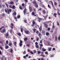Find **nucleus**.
<instances>
[{
    "mask_svg": "<svg viewBox=\"0 0 60 60\" xmlns=\"http://www.w3.org/2000/svg\"><path fill=\"white\" fill-rule=\"evenodd\" d=\"M24 32L25 34H28L29 33V30H25L24 31Z\"/></svg>",
    "mask_w": 60,
    "mask_h": 60,
    "instance_id": "f257e3e1",
    "label": "nucleus"
},
{
    "mask_svg": "<svg viewBox=\"0 0 60 60\" xmlns=\"http://www.w3.org/2000/svg\"><path fill=\"white\" fill-rule=\"evenodd\" d=\"M8 46H9L11 47H12V45H13L12 44V43L10 42L8 44Z\"/></svg>",
    "mask_w": 60,
    "mask_h": 60,
    "instance_id": "f03ea898",
    "label": "nucleus"
},
{
    "mask_svg": "<svg viewBox=\"0 0 60 60\" xmlns=\"http://www.w3.org/2000/svg\"><path fill=\"white\" fill-rule=\"evenodd\" d=\"M38 20L39 22H40L42 20V19L38 17Z\"/></svg>",
    "mask_w": 60,
    "mask_h": 60,
    "instance_id": "7ed1b4c3",
    "label": "nucleus"
},
{
    "mask_svg": "<svg viewBox=\"0 0 60 60\" xmlns=\"http://www.w3.org/2000/svg\"><path fill=\"white\" fill-rule=\"evenodd\" d=\"M44 26L46 28H47L48 27V25L46 24H44Z\"/></svg>",
    "mask_w": 60,
    "mask_h": 60,
    "instance_id": "20e7f679",
    "label": "nucleus"
},
{
    "mask_svg": "<svg viewBox=\"0 0 60 60\" xmlns=\"http://www.w3.org/2000/svg\"><path fill=\"white\" fill-rule=\"evenodd\" d=\"M43 16V17H44L45 20H47V18L48 17V16L46 15L45 16Z\"/></svg>",
    "mask_w": 60,
    "mask_h": 60,
    "instance_id": "39448f33",
    "label": "nucleus"
},
{
    "mask_svg": "<svg viewBox=\"0 0 60 60\" xmlns=\"http://www.w3.org/2000/svg\"><path fill=\"white\" fill-rule=\"evenodd\" d=\"M6 31V30L5 29H4L3 30L1 31V32L2 33H4Z\"/></svg>",
    "mask_w": 60,
    "mask_h": 60,
    "instance_id": "423d86ee",
    "label": "nucleus"
},
{
    "mask_svg": "<svg viewBox=\"0 0 60 60\" xmlns=\"http://www.w3.org/2000/svg\"><path fill=\"white\" fill-rule=\"evenodd\" d=\"M27 11V9L26 8L24 9V10L23 11V13L24 14L26 15V11Z\"/></svg>",
    "mask_w": 60,
    "mask_h": 60,
    "instance_id": "0eeeda50",
    "label": "nucleus"
},
{
    "mask_svg": "<svg viewBox=\"0 0 60 60\" xmlns=\"http://www.w3.org/2000/svg\"><path fill=\"white\" fill-rule=\"evenodd\" d=\"M11 25L10 26L11 28H12V29H13V26H14V25L13 24V23H11Z\"/></svg>",
    "mask_w": 60,
    "mask_h": 60,
    "instance_id": "6e6552de",
    "label": "nucleus"
},
{
    "mask_svg": "<svg viewBox=\"0 0 60 60\" xmlns=\"http://www.w3.org/2000/svg\"><path fill=\"white\" fill-rule=\"evenodd\" d=\"M16 12L15 11L14 12V13L12 14L13 16H16Z\"/></svg>",
    "mask_w": 60,
    "mask_h": 60,
    "instance_id": "1a4fd4ad",
    "label": "nucleus"
},
{
    "mask_svg": "<svg viewBox=\"0 0 60 60\" xmlns=\"http://www.w3.org/2000/svg\"><path fill=\"white\" fill-rule=\"evenodd\" d=\"M33 4H37V3H36V2L35 0H34L33 1Z\"/></svg>",
    "mask_w": 60,
    "mask_h": 60,
    "instance_id": "9d476101",
    "label": "nucleus"
},
{
    "mask_svg": "<svg viewBox=\"0 0 60 60\" xmlns=\"http://www.w3.org/2000/svg\"><path fill=\"white\" fill-rule=\"evenodd\" d=\"M9 33L8 32L6 33V34L5 35L6 36H7V37H8V36H9Z\"/></svg>",
    "mask_w": 60,
    "mask_h": 60,
    "instance_id": "9b49d317",
    "label": "nucleus"
},
{
    "mask_svg": "<svg viewBox=\"0 0 60 60\" xmlns=\"http://www.w3.org/2000/svg\"><path fill=\"white\" fill-rule=\"evenodd\" d=\"M10 4H11L13 5V4H14V2L13 1H11L10 2Z\"/></svg>",
    "mask_w": 60,
    "mask_h": 60,
    "instance_id": "f8f14e48",
    "label": "nucleus"
},
{
    "mask_svg": "<svg viewBox=\"0 0 60 60\" xmlns=\"http://www.w3.org/2000/svg\"><path fill=\"white\" fill-rule=\"evenodd\" d=\"M16 8V7H15V6L14 5H13V7L12 8V9H15V8Z\"/></svg>",
    "mask_w": 60,
    "mask_h": 60,
    "instance_id": "ddd939ff",
    "label": "nucleus"
},
{
    "mask_svg": "<svg viewBox=\"0 0 60 60\" xmlns=\"http://www.w3.org/2000/svg\"><path fill=\"white\" fill-rule=\"evenodd\" d=\"M24 41H27V38L26 37L24 38Z\"/></svg>",
    "mask_w": 60,
    "mask_h": 60,
    "instance_id": "4468645a",
    "label": "nucleus"
},
{
    "mask_svg": "<svg viewBox=\"0 0 60 60\" xmlns=\"http://www.w3.org/2000/svg\"><path fill=\"white\" fill-rule=\"evenodd\" d=\"M35 6L36 8H38V5L37 3L36 4H35Z\"/></svg>",
    "mask_w": 60,
    "mask_h": 60,
    "instance_id": "2eb2a0df",
    "label": "nucleus"
},
{
    "mask_svg": "<svg viewBox=\"0 0 60 60\" xmlns=\"http://www.w3.org/2000/svg\"><path fill=\"white\" fill-rule=\"evenodd\" d=\"M41 28V26H40L39 27V30L40 31V32L42 30V29Z\"/></svg>",
    "mask_w": 60,
    "mask_h": 60,
    "instance_id": "dca6fc26",
    "label": "nucleus"
},
{
    "mask_svg": "<svg viewBox=\"0 0 60 60\" xmlns=\"http://www.w3.org/2000/svg\"><path fill=\"white\" fill-rule=\"evenodd\" d=\"M55 28V26H54V24L53 23V26H52V29H54Z\"/></svg>",
    "mask_w": 60,
    "mask_h": 60,
    "instance_id": "f3484780",
    "label": "nucleus"
},
{
    "mask_svg": "<svg viewBox=\"0 0 60 60\" xmlns=\"http://www.w3.org/2000/svg\"><path fill=\"white\" fill-rule=\"evenodd\" d=\"M45 31H44L43 30L42 31V34H44V35L45 34Z\"/></svg>",
    "mask_w": 60,
    "mask_h": 60,
    "instance_id": "a211bd4d",
    "label": "nucleus"
},
{
    "mask_svg": "<svg viewBox=\"0 0 60 60\" xmlns=\"http://www.w3.org/2000/svg\"><path fill=\"white\" fill-rule=\"evenodd\" d=\"M56 13H55L54 14V15H53V16L55 17V18H56Z\"/></svg>",
    "mask_w": 60,
    "mask_h": 60,
    "instance_id": "6ab92c4d",
    "label": "nucleus"
},
{
    "mask_svg": "<svg viewBox=\"0 0 60 60\" xmlns=\"http://www.w3.org/2000/svg\"><path fill=\"white\" fill-rule=\"evenodd\" d=\"M17 34L18 35H19V36H21V34L19 33H18Z\"/></svg>",
    "mask_w": 60,
    "mask_h": 60,
    "instance_id": "aec40b11",
    "label": "nucleus"
},
{
    "mask_svg": "<svg viewBox=\"0 0 60 60\" xmlns=\"http://www.w3.org/2000/svg\"><path fill=\"white\" fill-rule=\"evenodd\" d=\"M52 48L51 47H50V48H49L48 49L49 50V51H51V48Z\"/></svg>",
    "mask_w": 60,
    "mask_h": 60,
    "instance_id": "412c9836",
    "label": "nucleus"
},
{
    "mask_svg": "<svg viewBox=\"0 0 60 60\" xmlns=\"http://www.w3.org/2000/svg\"><path fill=\"white\" fill-rule=\"evenodd\" d=\"M42 51H43L44 52V51H46V50L45 49H44V48H42Z\"/></svg>",
    "mask_w": 60,
    "mask_h": 60,
    "instance_id": "4be33fe9",
    "label": "nucleus"
},
{
    "mask_svg": "<svg viewBox=\"0 0 60 60\" xmlns=\"http://www.w3.org/2000/svg\"><path fill=\"white\" fill-rule=\"evenodd\" d=\"M16 44H17V43L15 42H14V45L15 46V47H17V45H16Z\"/></svg>",
    "mask_w": 60,
    "mask_h": 60,
    "instance_id": "5701e85b",
    "label": "nucleus"
},
{
    "mask_svg": "<svg viewBox=\"0 0 60 60\" xmlns=\"http://www.w3.org/2000/svg\"><path fill=\"white\" fill-rule=\"evenodd\" d=\"M9 46H6V47H5V49H8V48H9Z\"/></svg>",
    "mask_w": 60,
    "mask_h": 60,
    "instance_id": "b1692460",
    "label": "nucleus"
},
{
    "mask_svg": "<svg viewBox=\"0 0 60 60\" xmlns=\"http://www.w3.org/2000/svg\"><path fill=\"white\" fill-rule=\"evenodd\" d=\"M41 33L40 32L38 33V35L39 36H41Z\"/></svg>",
    "mask_w": 60,
    "mask_h": 60,
    "instance_id": "393cba45",
    "label": "nucleus"
},
{
    "mask_svg": "<svg viewBox=\"0 0 60 60\" xmlns=\"http://www.w3.org/2000/svg\"><path fill=\"white\" fill-rule=\"evenodd\" d=\"M33 10H34V11H35V12H34L35 13H36V9H35L34 8H33Z\"/></svg>",
    "mask_w": 60,
    "mask_h": 60,
    "instance_id": "a878e982",
    "label": "nucleus"
},
{
    "mask_svg": "<svg viewBox=\"0 0 60 60\" xmlns=\"http://www.w3.org/2000/svg\"><path fill=\"white\" fill-rule=\"evenodd\" d=\"M47 42L48 43V45H50V42L49 41H47Z\"/></svg>",
    "mask_w": 60,
    "mask_h": 60,
    "instance_id": "bb28decb",
    "label": "nucleus"
},
{
    "mask_svg": "<svg viewBox=\"0 0 60 60\" xmlns=\"http://www.w3.org/2000/svg\"><path fill=\"white\" fill-rule=\"evenodd\" d=\"M41 56H43V57H45V55L43 54H41Z\"/></svg>",
    "mask_w": 60,
    "mask_h": 60,
    "instance_id": "cd10ccee",
    "label": "nucleus"
},
{
    "mask_svg": "<svg viewBox=\"0 0 60 60\" xmlns=\"http://www.w3.org/2000/svg\"><path fill=\"white\" fill-rule=\"evenodd\" d=\"M50 2L52 4V6L54 7V6H53V2L52 1H50Z\"/></svg>",
    "mask_w": 60,
    "mask_h": 60,
    "instance_id": "c85d7f7f",
    "label": "nucleus"
},
{
    "mask_svg": "<svg viewBox=\"0 0 60 60\" xmlns=\"http://www.w3.org/2000/svg\"><path fill=\"white\" fill-rule=\"evenodd\" d=\"M59 36V37H58V39L59 41H60V36Z\"/></svg>",
    "mask_w": 60,
    "mask_h": 60,
    "instance_id": "c756f323",
    "label": "nucleus"
},
{
    "mask_svg": "<svg viewBox=\"0 0 60 60\" xmlns=\"http://www.w3.org/2000/svg\"><path fill=\"white\" fill-rule=\"evenodd\" d=\"M46 35L47 36H48L49 35V33L48 32H47L46 33Z\"/></svg>",
    "mask_w": 60,
    "mask_h": 60,
    "instance_id": "7c9ffc66",
    "label": "nucleus"
},
{
    "mask_svg": "<svg viewBox=\"0 0 60 60\" xmlns=\"http://www.w3.org/2000/svg\"><path fill=\"white\" fill-rule=\"evenodd\" d=\"M36 30L35 29H33V31L34 32V33H35V32H36Z\"/></svg>",
    "mask_w": 60,
    "mask_h": 60,
    "instance_id": "2f4dec72",
    "label": "nucleus"
},
{
    "mask_svg": "<svg viewBox=\"0 0 60 60\" xmlns=\"http://www.w3.org/2000/svg\"><path fill=\"white\" fill-rule=\"evenodd\" d=\"M54 55H51L50 56V57H53V56H54Z\"/></svg>",
    "mask_w": 60,
    "mask_h": 60,
    "instance_id": "473e14b6",
    "label": "nucleus"
},
{
    "mask_svg": "<svg viewBox=\"0 0 60 60\" xmlns=\"http://www.w3.org/2000/svg\"><path fill=\"white\" fill-rule=\"evenodd\" d=\"M57 37L56 36L55 37V41H57Z\"/></svg>",
    "mask_w": 60,
    "mask_h": 60,
    "instance_id": "72a5a7b5",
    "label": "nucleus"
},
{
    "mask_svg": "<svg viewBox=\"0 0 60 60\" xmlns=\"http://www.w3.org/2000/svg\"><path fill=\"white\" fill-rule=\"evenodd\" d=\"M19 18H20V16L19 15H18L17 16V18L18 19Z\"/></svg>",
    "mask_w": 60,
    "mask_h": 60,
    "instance_id": "f704fd0d",
    "label": "nucleus"
},
{
    "mask_svg": "<svg viewBox=\"0 0 60 60\" xmlns=\"http://www.w3.org/2000/svg\"><path fill=\"white\" fill-rule=\"evenodd\" d=\"M36 47L38 49V48H39V45H36Z\"/></svg>",
    "mask_w": 60,
    "mask_h": 60,
    "instance_id": "c9c22d12",
    "label": "nucleus"
},
{
    "mask_svg": "<svg viewBox=\"0 0 60 60\" xmlns=\"http://www.w3.org/2000/svg\"><path fill=\"white\" fill-rule=\"evenodd\" d=\"M0 49H1V50H4V49L3 48H2V47H0Z\"/></svg>",
    "mask_w": 60,
    "mask_h": 60,
    "instance_id": "e433bc0d",
    "label": "nucleus"
},
{
    "mask_svg": "<svg viewBox=\"0 0 60 60\" xmlns=\"http://www.w3.org/2000/svg\"><path fill=\"white\" fill-rule=\"evenodd\" d=\"M40 43L41 44H42V40H41L40 41Z\"/></svg>",
    "mask_w": 60,
    "mask_h": 60,
    "instance_id": "4c0bfd02",
    "label": "nucleus"
},
{
    "mask_svg": "<svg viewBox=\"0 0 60 60\" xmlns=\"http://www.w3.org/2000/svg\"><path fill=\"white\" fill-rule=\"evenodd\" d=\"M43 12L44 13V14H45L46 13V11H45L44 10L43 11Z\"/></svg>",
    "mask_w": 60,
    "mask_h": 60,
    "instance_id": "58836bf2",
    "label": "nucleus"
},
{
    "mask_svg": "<svg viewBox=\"0 0 60 60\" xmlns=\"http://www.w3.org/2000/svg\"><path fill=\"white\" fill-rule=\"evenodd\" d=\"M20 29H21V32H23V28H21Z\"/></svg>",
    "mask_w": 60,
    "mask_h": 60,
    "instance_id": "ea45409f",
    "label": "nucleus"
},
{
    "mask_svg": "<svg viewBox=\"0 0 60 60\" xmlns=\"http://www.w3.org/2000/svg\"><path fill=\"white\" fill-rule=\"evenodd\" d=\"M9 8H12V6H11V5H9Z\"/></svg>",
    "mask_w": 60,
    "mask_h": 60,
    "instance_id": "a19ab883",
    "label": "nucleus"
},
{
    "mask_svg": "<svg viewBox=\"0 0 60 60\" xmlns=\"http://www.w3.org/2000/svg\"><path fill=\"white\" fill-rule=\"evenodd\" d=\"M23 54H26V52L25 51H24L23 52Z\"/></svg>",
    "mask_w": 60,
    "mask_h": 60,
    "instance_id": "79ce46f5",
    "label": "nucleus"
},
{
    "mask_svg": "<svg viewBox=\"0 0 60 60\" xmlns=\"http://www.w3.org/2000/svg\"><path fill=\"white\" fill-rule=\"evenodd\" d=\"M32 24H35V22L34 21H33L32 22Z\"/></svg>",
    "mask_w": 60,
    "mask_h": 60,
    "instance_id": "37998d69",
    "label": "nucleus"
},
{
    "mask_svg": "<svg viewBox=\"0 0 60 60\" xmlns=\"http://www.w3.org/2000/svg\"><path fill=\"white\" fill-rule=\"evenodd\" d=\"M39 40V38L38 37L37 38L36 41H38Z\"/></svg>",
    "mask_w": 60,
    "mask_h": 60,
    "instance_id": "c03bdc74",
    "label": "nucleus"
},
{
    "mask_svg": "<svg viewBox=\"0 0 60 60\" xmlns=\"http://www.w3.org/2000/svg\"><path fill=\"white\" fill-rule=\"evenodd\" d=\"M6 5L7 8H8V4H7L5 3Z\"/></svg>",
    "mask_w": 60,
    "mask_h": 60,
    "instance_id": "a18cd8bd",
    "label": "nucleus"
},
{
    "mask_svg": "<svg viewBox=\"0 0 60 60\" xmlns=\"http://www.w3.org/2000/svg\"><path fill=\"white\" fill-rule=\"evenodd\" d=\"M19 45L20 46H22V43H20Z\"/></svg>",
    "mask_w": 60,
    "mask_h": 60,
    "instance_id": "49530a36",
    "label": "nucleus"
},
{
    "mask_svg": "<svg viewBox=\"0 0 60 60\" xmlns=\"http://www.w3.org/2000/svg\"><path fill=\"white\" fill-rule=\"evenodd\" d=\"M14 19H17V17H16L15 16L14 17Z\"/></svg>",
    "mask_w": 60,
    "mask_h": 60,
    "instance_id": "de8ad7c7",
    "label": "nucleus"
},
{
    "mask_svg": "<svg viewBox=\"0 0 60 60\" xmlns=\"http://www.w3.org/2000/svg\"><path fill=\"white\" fill-rule=\"evenodd\" d=\"M45 53L46 55H47V54H48V52L46 51L45 52Z\"/></svg>",
    "mask_w": 60,
    "mask_h": 60,
    "instance_id": "09e8293b",
    "label": "nucleus"
},
{
    "mask_svg": "<svg viewBox=\"0 0 60 60\" xmlns=\"http://www.w3.org/2000/svg\"><path fill=\"white\" fill-rule=\"evenodd\" d=\"M10 51L11 52V53H12L13 52V50H12V49H11L10 50Z\"/></svg>",
    "mask_w": 60,
    "mask_h": 60,
    "instance_id": "8fccbe9b",
    "label": "nucleus"
},
{
    "mask_svg": "<svg viewBox=\"0 0 60 60\" xmlns=\"http://www.w3.org/2000/svg\"><path fill=\"white\" fill-rule=\"evenodd\" d=\"M29 10L32 9V8L31 7H29Z\"/></svg>",
    "mask_w": 60,
    "mask_h": 60,
    "instance_id": "3c124183",
    "label": "nucleus"
},
{
    "mask_svg": "<svg viewBox=\"0 0 60 60\" xmlns=\"http://www.w3.org/2000/svg\"><path fill=\"white\" fill-rule=\"evenodd\" d=\"M47 30L48 31H50V29L49 28H48L47 29Z\"/></svg>",
    "mask_w": 60,
    "mask_h": 60,
    "instance_id": "603ef678",
    "label": "nucleus"
},
{
    "mask_svg": "<svg viewBox=\"0 0 60 60\" xmlns=\"http://www.w3.org/2000/svg\"><path fill=\"white\" fill-rule=\"evenodd\" d=\"M8 42L9 41H6V44H8Z\"/></svg>",
    "mask_w": 60,
    "mask_h": 60,
    "instance_id": "864d4df0",
    "label": "nucleus"
},
{
    "mask_svg": "<svg viewBox=\"0 0 60 60\" xmlns=\"http://www.w3.org/2000/svg\"><path fill=\"white\" fill-rule=\"evenodd\" d=\"M0 59L1 60H3V59H4V58H3V57H1L0 58Z\"/></svg>",
    "mask_w": 60,
    "mask_h": 60,
    "instance_id": "5fc2aeb1",
    "label": "nucleus"
},
{
    "mask_svg": "<svg viewBox=\"0 0 60 60\" xmlns=\"http://www.w3.org/2000/svg\"><path fill=\"white\" fill-rule=\"evenodd\" d=\"M19 8L20 9H21V10H22V8L21 7V6L19 7Z\"/></svg>",
    "mask_w": 60,
    "mask_h": 60,
    "instance_id": "6e6d98bb",
    "label": "nucleus"
},
{
    "mask_svg": "<svg viewBox=\"0 0 60 60\" xmlns=\"http://www.w3.org/2000/svg\"><path fill=\"white\" fill-rule=\"evenodd\" d=\"M34 24H32L31 25V26L32 27H33V26H34Z\"/></svg>",
    "mask_w": 60,
    "mask_h": 60,
    "instance_id": "4d7b16f0",
    "label": "nucleus"
},
{
    "mask_svg": "<svg viewBox=\"0 0 60 60\" xmlns=\"http://www.w3.org/2000/svg\"><path fill=\"white\" fill-rule=\"evenodd\" d=\"M22 6H25V4H24L22 3Z\"/></svg>",
    "mask_w": 60,
    "mask_h": 60,
    "instance_id": "13d9d810",
    "label": "nucleus"
},
{
    "mask_svg": "<svg viewBox=\"0 0 60 60\" xmlns=\"http://www.w3.org/2000/svg\"><path fill=\"white\" fill-rule=\"evenodd\" d=\"M5 15L4 14H2V16H4Z\"/></svg>",
    "mask_w": 60,
    "mask_h": 60,
    "instance_id": "bf43d9fd",
    "label": "nucleus"
},
{
    "mask_svg": "<svg viewBox=\"0 0 60 60\" xmlns=\"http://www.w3.org/2000/svg\"><path fill=\"white\" fill-rule=\"evenodd\" d=\"M10 33H12V30L11 29L10 30Z\"/></svg>",
    "mask_w": 60,
    "mask_h": 60,
    "instance_id": "052dcab7",
    "label": "nucleus"
},
{
    "mask_svg": "<svg viewBox=\"0 0 60 60\" xmlns=\"http://www.w3.org/2000/svg\"><path fill=\"white\" fill-rule=\"evenodd\" d=\"M38 54H40L41 53V52L40 51H38Z\"/></svg>",
    "mask_w": 60,
    "mask_h": 60,
    "instance_id": "680f3d73",
    "label": "nucleus"
},
{
    "mask_svg": "<svg viewBox=\"0 0 60 60\" xmlns=\"http://www.w3.org/2000/svg\"><path fill=\"white\" fill-rule=\"evenodd\" d=\"M32 14L33 15H34V14H35L34 13V12H32Z\"/></svg>",
    "mask_w": 60,
    "mask_h": 60,
    "instance_id": "e2e57ef3",
    "label": "nucleus"
},
{
    "mask_svg": "<svg viewBox=\"0 0 60 60\" xmlns=\"http://www.w3.org/2000/svg\"><path fill=\"white\" fill-rule=\"evenodd\" d=\"M41 8H40L39 9V10H38V11H41Z\"/></svg>",
    "mask_w": 60,
    "mask_h": 60,
    "instance_id": "0e129e2a",
    "label": "nucleus"
},
{
    "mask_svg": "<svg viewBox=\"0 0 60 60\" xmlns=\"http://www.w3.org/2000/svg\"><path fill=\"white\" fill-rule=\"evenodd\" d=\"M35 44H36V45H38V42H36L35 43Z\"/></svg>",
    "mask_w": 60,
    "mask_h": 60,
    "instance_id": "69168bd1",
    "label": "nucleus"
},
{
    "mask_svg": "<svg viewBox=\"0 0 60 60\" xmlns=\"http://www.w3.org/2000/svg\"><path fill=\"white\" fill-rule=\"evenodd\" d=\"M2 5L3 7H4V6H5V5H4V4H3Z\"/></svg>",
    "mask_w": 60,
    "mask_h": 60,
    "instance_id": "338daca9",
    "label": "nucleus"
},
{
    "mask_svg": "<svg viewBox=\"0 0 60 60\" xmlns=\"http://www.w3.org/2000/svg\"><path fill=\"white\" fill-rule=\"evenodd\" d=\"M41 60H44V58H41Z\"/></svg>",
    "mask_w": 60,
    "mask_h": 60,
    "instance_id": "774afa93",
    "label": "nucleus"
}]
</instances>
